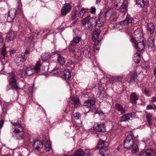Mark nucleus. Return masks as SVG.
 I'll return each instance as SVG.
<instances>
[{
	"mask_svg": "<svg viewBox=\"0 0 156 156\" xmlns=\"http://www.w3.org/2000/svg\"><path fill=\"white\" fill-rule=\"evenodd\" d=\"M111 80L112 81H111L110 82L112 83H113L116 81L122 82V78L120 76L112 77L111 78Z\"/></svg>",
	"mask_w": 156,
	"mask_h": 156,
	"instance_id": "37",
	"label": "nucleus"
},
{
	"mask_svg": "<svg viewBox=\"0 0 156 156\" xmlns=\"http://www.w3.org/2000/svg\"><path fill=\"white\" fill-rule=\"evenodd\" d=\"M72 6L69 3H66L64 5L61 10V13L62 15L65 16L67 13L70 12Z\"/></svg>",
	"mask_w": 156,
	"mask_h": 156,
	"instance_id": "12",
	"label": "nucleus"
},
{
	"mask_svg": "<svg viewBox=\"0 0 156 156\" xmlns=\"http://www.w3.org/2000/svg\"><path fill=\"white\" fill-rule=\"evenodd\" d=\"M62 70L59 68L54 69L51 71V73L54 75L58 76L61 74Z\"/></svg>",
	"mask_w": 156,
	"mask_h": 156,
	"instance_id": "25",
	"label": "nucleus"
},
{
	"mask_svg": "<svg viewBox=\"0 0 156 156\" xmlns=\"http://www.w3.org/2000/svg\"><path fill=\"white\" fill-rule=\"evenodd\" d=\"M145 113L146 115V117L147 122L149 124V127L151 128L152 133H156V126H152V115L150 113H148L147 112L145 111Z\"/></svg>",
	"mask_w": 156,
	"mask_h": 156,
	"instance_id": "7",
	"label": "nucleus"
},
{
	"mask_svg": "<svg viewBox=\"0 0 156 156\" xmlns=\"http://www.w3.org/2000/svg\"><path fill=\"white\" fill-rule=\"evenodd\" d=\"M155 18H156V12H155Z\"/></svg>",
	"mask_w": 156,
	"mask_h": 156,
	"instance_id": "64",
	"label": "nucleus"
},
{
	"mask_svg": "<svg viewBox=\"0 0 156 156\" xmlns=\"http://www.w3.org/2000/svg\"><path fill=\"white\" fill-rule=\"evenodd\" d=\"M16 14V10L14 9L11 10L9 13L7 17V21L8 22L12 21L15 18Z\"/></svg>",
	"mask_w": 156,
	"mask_h": 156,
	"instance_id": "14",
	"label": "nucleus"
},
{
	"mask_svg": "<svg viewBox=\"0 0 156 156\" xmlns=\"http://www.w3.org/2000/svg\"><path fill=\"white\" fill-rule=\"evenodd\" d=\"M57 51H54V52H53L52 53H53V54H55L57 53Z\"/></svg>",
	"mask_w": 156,
	"mask_h": 156,
	"instance_id": "59",
	"label": "nucleus"
},
{
	"mask_svg": "<svg viewBox=\"0 0 156 156\" xmlns=\"http://www.w3.org/2000/svg\"><path fill=\"white\" fill-rule=\"evenodd\" d=\"M81 40V37L80 36H76L74 37L73 40L70 42L76 45V44L79 43Z\"/></svg>",
	"mask_w": 156,
	"mask_h": 156,
	"instance_id": "34",
	"label": "nucleus"
},
{
	"mask_svg": "<svg viewBox=\"0 0 156 156\" xmlns=\"http://www.w3.org/2000/svg\"><path fill=\"white\" fill-rule=\"evenodd\" d=\"M139 99V96L135 92H132L130 95V102L133 104H136Z\"/></svg>",
	"mask_w": 156,
	"mask_h": 156,
	"instance_id": "18",
	"label": "nucleus"
},
{
	"mask_svg": "<svg viewBox=\"0 0 156 156\" xmlns=\"http://www.w3.org/2000/svg\"><path fill=\"white\" fill-rule=\"evenodd\" d=\"M83 54L87 58L90 57V48L89 45H85L84 48Z\"/></svg>",
	"mask_w": 156,
	"mask_h": 156,
	"instance_id": "21",
	"label": "nucleus"
},
{
	"mask_svg": "<svg viewBox=\"0 0 156 156\" xmlns=\"http://www.w3.org/2000/svg\"><path fill=\"white\" fill-rule=\"evenodd\" d=\"M57 61L61 65H63L65 62V58L59 54H57Z\"/></svg>",
	"mask_w": 156,
	"mask_h": 156,
	"instance_id": "30",
	"label": "nucleus"
},
{
	"mask_svg": "<svg viewBox=\"0 0 156 156\" xmlns=\"http://www.w3.org/2000/svg\"><path fill=\"white\" fill-rule=\"evenodd\" d=\"M43 145V143L38 140H35L32 145L34 148L37 150H39L40 149L42 148Z\"/></svg>",
	"mask_w": 156,
	"mask_h": 156,
	"instance_id": "17",
	"label": "nucleus"
},
{
	"mask_svg": "<svg viewBox=\"0 0 156 156\" xmlns=\"http://www.w3.org/2000/svg\"><path fill=\"white\" fill-rule=\"evenodd\" d=\"M135 42H133L134 43V46L135 49H137L138 51H143L144 49V44L143 41H140L137 42L138 41H136Z\"/></svg>",
	"mask_w": 156,
	"mask_h": 156,
	"instance_id": "13",
	"label": "nucleus"
},
{
	"mask_svg": "<svg viewBox=\"0 0 156 156\" xmlns=\"http://www.w3.org/2000/svg\"><path fill=\"white\" fill-rule=\"evenodd\" d=\"M73 156H85V153L81 149H79L75 151Z\"/></svg>",
	"mask_w": 156,
	"mask_h": 156,
	"instance_id": "28",
	"label": "nucleus"
},
{
	"mask_svg": "<svg viewBox=\"0 0 156 156\" xmlns=\"http://www.w3.org/2000/svg\"><path fill=\"white\" fill-rule=\"evenodd\" d=\"M143 93L147 96L149 97L150 96L149 91L145 89L143 91Z\"/></svg>",
	"mask_w": 156,
	"mask_h": 156,
	"instance_id": "50",
	"label": "nucleus"
},
{
	"mask_svg": "<svg viewBox=\"0 0 156 156\" xmlns=\"http://www.w3.org/2000/svg\"><path fill=\"white\" fill-rule=\"evenodd\" d=\"M151 99L152 102H156V97H152L151 98Z\"/></svg>",
	"mask_w": 156,
	"mask_h": 156,
	"instance_id": "53",
	"label": "nucleus"
},
{
	"mask_svg": "<svg viewBox=\"0 0 156 156\" xmlns=\"http://www.w3.org/2000/svg\"><path fill=\"white\" fill-rule=\"evenodd\" d=\"M154 30V27L152 23H150L148 24L147 31L151 34H153Z\"/></svg>",
	"mask_w": 156,
	"mask_h": 156,
	"instance_id": "32",
	"label": "nucleus"
},
{
	"mask_svg": "<svg viewBox=\"0 0 156 156\" xmlns=\"http://www.w3.org/2000/svg\"><path fill=\"white\" fill-rule=\"evenodd\" d=\"M51 57L50 54L49 52L43 53L41 56V59L43 61H46L49 59Z\"/></svg>",
	"mask_w": 156,
	"mask_h": 156,
	"instance_id": "29",
	"label": "nucleus"
},
{
	"mask_svg": "<svg viewBox=\"0 0 156 156\" xmlns=\"http://www.w3.org/2000/svg\"><path fill=\"white\" fill-rule=\"evenodd\" d=\"M140 58H141L140 54L136 53L134 54L133 60L136 63H139L140 60Z\"/></svg>",
	"mask_w": 156,
	"mask_h": 156,
	"instance_id": "33",
	"label": "nucleus"
},
{
	"mask_svg": "<svg viewBox=\"0 0 156 156\" xmlns=\"http://www.w3.org/2000/svg\"><path fill=\"white\" fill-rule=\"evenodd\" d=\"M132 18L128 14L127 15V16L126 17V19L124 20H126L127 22V23H130V21H131L132 20Z\"/></svg>",
	"mask_w": 156,
	"mask_h": 156,
	"instance_id": "47",
	"label": "nucleus"
},
{
	"mask_svg": "<svg viewBox=\"0 0 156 156\" xmlns=\"http://www.w3.org/2000/svg\"><path fill=\"white\" fill-rule=\"evenodd\" d=\"M95 102L96 101L94 99H89L84 103V105L87 108H90L91 109L95 108Z\"/></svg>",
	"mask_w": 156,
	"mask_h": 156,
	"instance_id": "15",
	"label": "nucleus"
},
{
	"mask_svg": "<svg viewBox=\"0 0 156 156\" xmlns=\"http://www.w3.org/2000/svg\"><path fill=\"white\" fill-rule=\"evenodd\" d=\"M3 42V40L2 36H0V42L2 43Z\"/></svg>",
	"mask_w": 156,
	"mask_h": 156,
	"instance_id": "56",
	"label": "nucleus"
},
{
	"mask_svg": "<svg viewBox=\"0 0 156 156\" xmlns=\"http://www.w3.org/2000/svg\"><path fill=\"white\" fill-rule=\"evenodd\" d=\"M136 4L141 8L144 7L147 4V0H136Z\"/></svg>",
	"mask_w": 156,
	"mask_h": 156,
	"instance_id": "26",
	"label": "nucleus"
},
{
	"mask_svg": "<svg viewBox=\"0 0 156 156\" xmlns=\"http://www.w3.org/2000/svg\"><path fill=\"white\" fill-rule=\"evenodd\" d=\"M10 122L14 127L10 132L12 136L17 140L23 139L25 137L24 129L21 122L17 120L16 122L11 121Z\"/></svg>",
	"mask_w": 156,
	"mask_h": 156,
	"instance_id": "2",
	"label": "nucleus"
},
{
	"mask_svg": "<svg viewBox=\"0 0 156 156\" xmlns=\"http://www.w3.org/2000/svg\"><path fill=\"white\" fill-rule=\"evenodd\" d=\"M136 115V113L134 112L124 114L121 117L120 121L121 122L127 121L130 120L131 119H133L135 118Z\"/></svg>",
	"mask_w": 156,
	"mask_h": 156,
	"instance_id": "11",
	"label": "nucleus"
},
{
	"mask_svg": "<svg viewBox=\"0 0 156 156\" xmlns=\"http://www.w3.org/2000/svg\"><path fill=\"white\" fill-rule=\"evenodd\" d=\"M120 24L121 25L124 26L125 25L128 24V23L126 21L124 20L123 21L120 22Z\"/></svg>",
	"mask_w": 156,
	"mask_h": 156,
	"instance_id": "51",
	"label": "nucleus"
},
{
	"mask_svg": "<svg viewBox=\"0 0 156 156\" xmlns=\"http://www.w3.org/2000/svg\"><path fill=\"white\" fill-rule=\"evenodd\" d=\"M76 17V13H73V14L72 15L70 19L72 20H74Z\"/></svg>",
	"mask_w": 156,
	"mask_h": 156,
	"instance_id": "52",
	"label": "nucleus"
},
{
	"mask_svg": "<svg viewBox=\"0 0 156 156\" xmlns=\"http://www.w3.org/2000/svg\"><path fill=\"white\" fill-rule=\"evenodd\" d=\"M139 156H156V151L148 148L140 152Z\"/></svg>",
	"mask_w": 156,
	"mask_h": 156,
	"instance_id": "8",
	"label": "nucleus"
},
{
	"mask_svg": "<svg viewBox=\"0 0 156 156\" xmlns=\"http://www.w3.org/2000/svg\"><path fill=\"white\" fill-rule=\"evenodd\" d=\"M106 143L105 140H100L96 145V148L97 149L100 148V149L101 148L106 149L107 150L108 145L106 144Z\"/></svg>",
	"mask_w": 156,
	"mask_h": 156,
	"instance_id": "16",
	"label": "nucleus"
},
{
	"mask_svg": "<svg viewBox=\"0 0 156 156\" xmlns=\"http://www.w3.org/2000/svg\"><path fill=\"white\" fill-rule=\"evenodd\" d=\"M112 9L110 8H108L106 11L105 12V17L104 16H101L102 15V13L101 12L100 13H101V17L102 18H104L105 17L106 18V17H107V16H110L112 13ZM106 19V18H105Z\"/></svg>",
	"mask_w": 156,
	"mask_h": 156,
	"instance_id": "35",
	"label": "nucleus"
},
{
	"mask_svg": "<svg viewBox=\"0 0 156 156\" xmlns=\"http://www.w3.org/2000/svg\"><path fill=\"white\" fill-rule=\"evenodd\" d=\"M149 65H147L146 66V67H145V68H149Z\"/></svg>",
	"mask_w": 156,
	"mask_h": 156,
	"instance_id": "61",
	"label": "nucleus"
},
{
	"mask_svg": "<svg viewBox=\"0 0 156 156\" xmlns=\"http://www.w3.org/2000/svg\"><path fill=\"white\" fill-rule=\"evenodd\" d=\"M101 13H100L97 20L94 18H90V16H88L82 20V23L83 26L87 24V28L90 30L94 29L96 26L99 27H102L106 22V19L105 17H101Z\"/></svg>",
	"mask_w": 156,
	"mask_h": 156,
	"instance_id": "1",
	"label": "nucleus"
},
{
	"mask_svg": "<svg viewBox=\"0 0 156 156\" xmlns=\"http://www.w3.org/2000/svg\"><path fill=\"white\" fill-rule=\"evenodd\" d=\"M68 63L71 65V67L72 69H73L75 67V63L71 60H69L68 62Z\"/></svg>",
	"mask_w": 156,
	"mask_h": 156,
	"instance_id": "45",
	"label": "nucleus"
},
{
	"mask_svg": "<svg viewBox=\"0 0 156 156\" xmlns=\"http://www.w3.org/2000/svg\"><path fill=\"white\" fill-rule=\"evenodd\" d=\"M73 102L74 105H79L80 104V100L77 97H74L73 98Z\"/></svg>",
	"mask_w": 156,
	"mask_h": 156,
	"instance_id": "41",
	"label": "nucleus"
},
{
	"mask_svg": "<svg viewBox=\"0 0 156 156\" xmlns=\"http://www.w3.org/2000/svg\"><path fill=\"white\" fill-rule=\"evenodd\" d=\"M146 108L147 110L154 109V105L153 107L152 105L149 104L147 105L146 107Z\"/></svg>",
	"mask_w": 156,
	"mask_h": 156,
	"instance_id": "48",
	"label": "nucleus"
},
{
	"mask_svg": "<svg viewBox=\"0 0 156 156\" xmlns=\"http://www.w3.org/2000/svg\"><path fill=\"white\" fill-rule=\"evenodd\" d=\"M29 50H28L26 49L24 52V54L23 56L25 55V54H29Z\"/></svg>",
	"mask_w": 156,
	"mask_h": 156,
	"instance_id": "55",
	"label": "nucleus"
},
{
	"mask_svg": "<svg viewBox=\"0 0 156 156\" xmlns=\"http://www.w3.org/2000/svg\"><path fill=\"white\" fill-rule=\"evenodd\" d=\"M16 37V34L13 31L9 32L7 34L6 39L9 41H12Z\"/></svg>",
	"mask_w": 156,
	"mask_h": 156,
	"instance_id": "23",
	"label": "nucleus"
},
{
	"mask_svg": "<svg viewBox=\"0 0 156 156\" xmlns=\"http://www.w3.org/2000/svg\"><path fill=\"white\" fill-rule=\"evenodd\" d=\"M137 77V73L136 70L133 73L130 77L129 79V81L131 82H134Z\"/></svg>",
	"mask_w": 156,
	"mask_h": 156,
	"instance_id": "36",
	"label": "nucleus"
},
{
	"mask_svg": "<svg viewBox=\"0 0 156 156\" xmlns=\"http://www.w3.org/2000/svg\"><path fill=\"white\" fill-rule=\"evenodd\" d=\"M25 57V55H22L21 56L16 57L15 58V62L17 66L21 65L23 62L25 61L26 58Z\"/></svg>",
	"mask_w": 156,
	"mask_h": 156,
	"instance_id": "20",
	"label": "nucleus"
},
{
	"mask_svg": "<svg viewBox=\"0 0 156 156\" xmlns=\"http://www.w3.org/2000/svg\"><path fill=\"white\" fill-rule=\"evenodd\" d=\"M86 10L87 9H85L82 8L80 11L79 12L78 16L80 18L82 17L85 13Z\"/></svg>",
	"mask_w": 156,
	"mask_h": 156,
	"instance_id": "40",
	"label": "nucleus"
},
{
	"mask_svg": "<svg viewBox=\"0 0 156 156\" xmlns=\"http://www.w3.org/2000/svg\"><path fill=\"white\" fill-rule=\"evenodd\" d=\"M45 150L47 151H49L50 149L51 148V144L50 142L48 141H47L44 145Z\"/></svg>",
	"mask_w": 156,
	"mask_h": 156,
	"instance_id": "38",
	"label": "nucleus"
},
{
	"mask_svg": "<svg viewBox=\"0 0 156 156\" xmlns=\"http://www.w3.org/2000/svg\"><path fill=\"white\" fill-rule=\"evenodd\" d=\"M68 48L69 51L72 53L75 52V51L76 50V49H77L76 47V45L70 42Z\"/></svg>",
	"mask_w": 156,
	"mask_h": 156,
	"instance_id": "24",
	"label": "nucleus"
},
{
	"mask_svg": "<svg viewBox=\"0 0 156 156\" xmlns=\"http://www.w3.org/2000/svg\"><path fill=\"white\" fill-rule=\"evenodd\" d=\"M133 146L134 147V148H133L132 151V153L133 154H134L136 153V152L138 150V147L137 143H136V144H134L133 145Z\"/></svg>",
	"mask_w": 156,
	"mask_h": 156,
	"instance_id": "42",
	"label": "nucleus"
},
{
	"mask_svg": "<svg viewBox=\"0 0 156 156\" xmlns=\"http://www.w3.org/2000/svg\"><path fill=\"white\" fill-rule=\"evenodd\" d=\"M115 107L116 110L121 114H122L126 113L125 108H124L121 104L118 103H116Z\"/></svg>",
	"mask_w": 156,
	"mask_h": 156,
	"instance_id": "22",
	"label": "nucleus"
},
{
	"mask_svg": "<svg viewBox=\"0 0 156 156\" xmlns=\"http://www.w3.org/2000/svg\"><path fill=\"white\" fill-rule=\"evenodd\" d=\"M16 76L15 73L13 71L8 73L7 80L9 84L7 85V90L11 89L17 91L20 89L16 79Z\"/></svg>",
	"mask_w": 156,
	"mask_h": 156,
	"instance_id": "3",
	"label": "nucleus"
},
{
	"mask_svg": "<svg viewBox=\"0 0 156 156\" xmlns=\"http://www.w3.org/2000/svg\"><path fill=\"white\" fill-rule=\"evenodd\" d=\"M73 54L77 56V57L80 56L81 55V52L80 50L78 48L76 49V50L73 52Z\"/></svg>",
	"mask_w": 156,
	"mask_h": 156,
	"instance_id": "43",
	"label": "nucleus"
},
{
	"mask_svg": "<svg viewBox=\"0 0 156 156\" xmlns=\"http://www.w3.org/2000/svg\"><path fill=\"white\" fill-rule=\"evenodd\" d=\"M115 6L120 9V12H125L127 10L128 4L125 0H113Z\"/></svg>",
	"mask_w": 156,
	"mask_h": 156,
	"instance_id": "4",
	"label": "nucleus"
},
{
	"mask_svg": "<svg viewBox=\"0 0 156 156\" xmlns=\"http://www.w3.org/2000/svg\"><path fill=\"white\" fill-rule=\"evenodd\" d=\"M62 77L65 80H69L71 76V73L69 69H66L64 71L62 70Z\"/></svg>",
	"mask_w": 156,
	"mask_h": 156,
	"instance_id": "19",
	"label": "nucleus"
},
{
	"mask_svg": "<svg viewBox=\"0 0 156 156\" xmlns=\"http://www.w3.org/2000/svg\"><path fill=\"white\" fill-rule=\"evenodd\" d=\"M90 154L89 153H88L86 155L87 156H90Z\"/></svg>",
	"mask_w": 156,
	"mask_h": 156,
	"instance_id": "60",
	"label": "nucleus"
},
{
	"mask_svg": "<svg viewBox=\"0 0 156 156\" xmlns=\"http://www.w3.org/2000/svg\"><path fill=\"white\" fill-rule=\"evenodd\" d=\"M144 141L145 142V143H146L147 144H148V143H149V141H146L145 142V140Z\"/></svg>",
	"mask_w": 156,
	"mask_h": 156,
	"instance_id": "62",
	"label": "nucleus"
},
{
	"mask_svg": "<svg viewBox=\"0 0 156 156\" xmlns=\"http://www.w3.org/2000/svg\"><path fill=\"white\" fill-rule=\"evenodd\" d=\"M154 74L156 76V67L154 68Z\"/></svg>",
	"mask_w": 156,
	"mask_h": 156,
	"instance_id": "57",
	"label": "nucleus"
},
{
	"mask_svg": "<svg viewBox=\"0 0 156 156\" xmlns=\"http://www.w3.org/2000/svg\"><path fill=\"white\" fill-rule=\"evenodd\" d=\"M1 53L3 56V58H4L6 54V49L5 45H4L1 49Z\"/></svg>",
	"mask_w": 156,
	"mask_h": 156,
	"instance_id": "44",
	"label": "nucleus"
},
{
	"mask_svg": "<svg viewBox=\"0 0 156 156\" xmlns=\"http://www.w3.org/2000/svg\"><path fill=\"white\" fill-rule=\"evenodd\" d=\"M101 32V30H96L94 31L93 34L92 40L94 41H96L98 37L100 34Z\"/></svg>",
	"mask_w": 156,
	"mask_h": 156,
	"instance_id": "27",
	"label": "nucleus"
},
{
	"mask_svg": "<svg viewBox=\"0 0 156 156\" xmlns=\"http://www.w3.org/2000/svg\"><path fill=\"white\" fill-rule=\"evenodd\" d=\"M93 128L96 132H104L105 131V126L103 123L100 124L97 122L94 123Z\"/></svg>",
	"mask_w": 156,
	"mask_h": 156,
	"instance_id": "10",
	"label": "nucleus"
},
{
	"mask_svg": "<svg viewBox=\"0 0 156 156\" xmlns=\"http://www.w3.org/2000/svg\"><path fill=\"white\" fill-rule=\"evenodd\" d=\"M154 109H156V105H154Z\"/></svg>",
	"mask_w": 156,
	"mask_h": 156,
	"instance_id": "63",
	"label": "nucleus"
},
{
	"mask_svg": "<svg viewBox=\"0 0 156 156\" xmlns=\"http://www.w3.org/2000/svg\"><path fill=\"white\" fill-rule=\"evenodd\" d=\"M16 73L20 77H24L25 76L26 71L21 69L17 70L16 71Z\"/></svg>",
	"mask_w": 156,
	"mask_h": 156,
	"instance_id": "31",
	"label": "nucleus"
},
{
	"mask_svg": "<svg viewBox=\"0 0 156 156\" xmlns=\"http://www.w3.org/2000/svg\"><path fill=\"white\" fill-rule=\"evenodd\" d=\"M14 52V51L13 50H12L10 52V54H13Z\"/></svg>",
	"mask_w": 156,
	"mask_h": 156,
	"instance_id": "58",
	"label": "nucleus"
},
{
	"mask_svg": "<svg viewBox=\"0 0 156 156\" xmlns=\"http://www.w3.org/2000/svg\"><path fill=\"white\" fill-rule=\"evenodd\" d=\"M133 135L132 134L128 135L124 141V147L125 148L128 149L130 148L133 146L134 144L136 143L134 142L133 139Z\"/></svg>",
	"mask_w": 156,
	"mask_h": 156,
	"instance_id": "6",
	"label": "nucleus"
},
{
	"mask_svg": "<svg viewBox=\"0 0 156 156\" xmlns=\"http://www.w3.org/2000/svg\"><path fill=\"white\" fill-rule=\"evenodd\" d=\"M4 124V121L3 120L0 121V129L2 127Z\"/></svg>",
	"mask_w": 156,
	"mask_h": 156,
	"instance_id": "54",
	"label": "nucleus"
},
{
	"mask_svg": "<svg viewBox=\"0 0 156 156\" xmlns=\"http://www.w3.org/2000/svg\"><path fill=\"white\" fill-rule=\"evenodd\" d=\"M96 11V9L94 6H92L91 8L90 12L91 13L94 14Z\"/></svg>",
	"mask_w": 156,
	"mask_h": 156,
	"instance_id": "49",
	"label": "nucleus"
},
{
	"mask_svg": "<svg viewBox=\"0 0 156 156\" xmlns=\"http://www.w3.org/2000/svg\"><path fill=\"white\" fill-rule=\"evenodd\" d=\"M41 65L40 63L37 62L34 67L31 66L27 67L26 70V75L30 76L35 73H38L40 71Z\"/></svg>",
	"mask_w": 156,
	"mask_h": 156,
	"instance_id": "5",
	"label": "nucleus"
},
{
	"mask_svg": "<svg viewBox=\"0 0 156 156\" xmlns=\"http://www.w3.org/2000/svg\"><path fill=\"white\" fill-rule=\"evenodd\" d=\"M134 34V36L132 37L131 39V41L132 42H135L134 41H138L143 37L142 31L140 29H138L135 31Z\"/></svg>",
	"mask_w": 156,
	"mask_h": 156,
	"instance_id": "9",
	"label": "nucleus"
},
{
	"mask_svg": "<svg viewBox=\"0 0 156 156\" xmlns=\"http://www.w3.org/2000/svg\"><path fill=\"white\" fill-rule=\"evenodd\" d=\"M74 116L76 119H78L80 118V114L79 112H76L74 114Z\"/></svg>",
	"mask_w": 156,
	"mask_h": 156,
	"instance_id": "46",
	"label": "nucleus"
},
{
	"mask_svg": "<svg viewBox=\"0 0 156 156\" xmlns=\"http://www.w3.org/2000/svg\"><path fill=\"white\" fill-rule=\"evenodd\" d=\"M108 151V150H107L106 149L101 148L99 150V153L101 156H106L108 153L106 152Z\"/></svg>",
	"mask_w": 156,
	"mask_h": 156,
	"instance_id": "39",
	"label": "nucleus"
}]
</instances>
